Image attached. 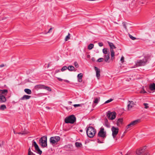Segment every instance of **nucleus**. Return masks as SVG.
<instances>
[{
	"label": "nucleus",
	"instance_id": "14",
	"mask_svg": "<svg viewBox=\"0 0 155 155\" xmlns=\"http://www.w3.org/2000/svg\"><path fill=\"white\" fill-rule=\"evenodd\" d=\"M94 69L96 72V75L98 79H99L100 76V70L96 67H94Z\"/></svg>",
	"mask_w": 155,
	"mask_h": 155
},
{
	"label": "nucleus",
	"instance_id": "21",
	"mask_svg": "<svg viewBox=\"0 0 155 155\" xmlns=\"http://www.w3.org/2000/svg\"><path fill=\"white\" fill-rule=\"evenodd\" d=\"M8 92V90L6 89L4 90H0V94H7Z\"/></svg>",
	"mask_w": 155,
	"mask_h": 155
},
{
	"label": "nucleus",
	"instance_id": "33",
	"mask_svg": "<svg viewBox=\"0 0 155 155\" xmlns=\"http://www.w3.org/2000/svg\"><path fill=\"white\" fill-rule=\"evenodd\" d=\"M83 76V74L82 73H80L78 74V79L82 78Z\"/></svg>",
	"mask_w": 155,
	"mask_h": 155
},
{
	"label": "nucleus",
	"instance_id": "19",
	"mask_svg": "<svg viewBox=\"0 0 155 155\" xmlns=\"http://www.w3.org/2000/svg\"><path fill=\"white\" fill-rule=\"evenodd\" d=\"M149 88L151 91H153L155 90V84L153 83L149 86Z\"/></svg>",
	"mask_w": 155,
	"mask_h": 155
},
{
	"label": "nucleus",
	"instance_id": "32",
	"mask_svg": "<svg viewBox=\"0 0 155 155\" xmlns=\"http://www.w3.org/2000/svg\"><path fill=\"white\" fill-rule=\"evenodd\" d=\"M53 28H50V29H49L48 31L45 33V34H47L48 33H50L52 32V29Z\"/></svg>",
	"mask_w": 155,
	"mask_h": 155
},
{
	"label": "nucleus",
	"instance_id": "18",
	"mask_svg": "<svg viewBox=\"0 0 155 155\" xmlns=\"http://www.w3.org/2000/svg\"><path fill=\"white\" fill-rule=\"evenodd\" d=\"M123 119L122 118H119L117 121V126H120L122 124L123 122Z\"/></svg>",
	"mask_w": 155,
	"mask_h": 155
},
{
	"label": "nucleus",
	"instance_id": "50",
	"mask_svg": "<svg viewBox=\"0 0 155 155\" xmlns=\"http://www.w3.org/2000/svg\"><path fill=\"white\" fill-rule=\"evenodd\" d=\"M78 81L79 82H81L82 81V78L78 79Z\"/></svg>",
	"mask_w": 155,
	"mask_h": 155
},
{
	"label": "nucleus",
	"instance_id": "59",
	"mask_svg": "<svg viewBox=\"0 0 155 155\" xmlns=\"http://www.w3.org/2000/svg\"><path fill=\"white\" fill-rule=\"evenodd\" d=\"M70 104H71L72 102L71 101H69L68 102Z\"/></svg>",
	"mask_w": 155,
	"mask_h": 155
},
{
	"label": "nucleus",
	"instance_id": "5",
	"mask_svg": "<svg viewBox=\"0 0 155 155\" xmlns=\"http://www.w3.org/2000/svg\"><path fill=\"white\" fill-rule=\"evenodd\" d=\"M108 45L110 47V55L111 56V60H113L114 58V52L113 50L114 48H116V47L113 44L109 42H108Z\"/></svg>",
	"mask_w": 155,
	"mask_h": 155
},
{
	"label": "nucleus",
	"instance_id": "36",
	"mask_svg": "<svg viewBox=\"0 0 155 155\" xmlns=\"http://www.w3.org/2000/svg\"><path fill=\"white\" fill-rule=\"evenodd\" d=\"M141 93H146V91L144 90V88L143 87L142 90L140 91Z\"/></svg>",
	"mask_w": 155,
	"mask_h": 155
},
{
	"label": "nucleus",
	"instance_id": "9",
	"mask_svg": "<svg viewBox=\"0 0 155 155\" xmlns=\"http://www.w3.org/2000/svg\"><path fill=\"white\" fill-rule=\"evenodd\" d=\"M112 131V135L114 138H115L118 133L119 129L117 127H112L111 128Z\"/></svg>",
	"mask_w": 155,
	"mask_h": 155
},
{
	"label": "nucleus",
	"instance_id": "52",
	"mask_svg": "<svg viewBox=\"0 0 155 155\" xmlns=\"http://www.w3.org/2000/svg\"><path fill=\"white\" fill-rule=\"evenodd\" d=\"M143 155H150L148 153H144Z\"/></svg>",
	"mask_w": 155,
	"mask_h": 155
},
{
	"label": "nucleus",
	"instance_id": "48",
	"mask_svg": "<svg viewBox=\"0 0 155 155\" xmlns=\"http://www.w3.org/2000/svg\"><path fill=\"white\" fill-rule=\"evenodd\" d=\"M57 78H58V79L59 81H61L63 80V79L60 78H58V77H57Z\"/></svg>",
	"mask_w": 155,
	"mask_h": 155
},
{
	"label": "nucleus",
	"instance_id": "26",
	"mask_svg": "<svg viewBox=\"0 0 155 155\" xmlns=\"http://www.w3.org/2000/svg\"><path fill=\"white\" fill-rule=\"evenodd\" d=\"M6 106L4 104L2 105L0 107V109L1 110H3L6 109Z\"/></svg>",
	"mask_w": 155,
	"mask_h": 155
},
{
	"label": "nucleus",
	"instance_id": "29",
	"mask_svg": "<svg viewBox=\"0 0 155 155\" xmlns=\"http://www.w3.org/2000/svg\"><path fill=\"white\" fill-rule=\"evenodd\" d=\"M100 98H96L95 99V100L94 101V102L95 104H97L98 103V101L100 100Z\"/></svg>",
	"mask_w": 155,
	"mask_h": 155
},
{
	"label": "nucleus",
	"instance_id": "44",
	"mask_svg": "<svg viewBox=\"0 0 155 155\" xmlns=\"http://www.w3.org/2000/svg\"><path fill=\"white\" fill-rule=\"evenodd\" d=\"M33 153L31 151L30 148L28 150V154H31V153Z\"/></svg>",
	"mask_w": 155,
	"mask_h": 155
},
{
	"label": "nucleus",
	"instance_id": "38",
	"mask_svg": "<svg viewBox=\"0 0 155 155\" xmlns=\"http://www.w3.org/2000/svg\"><path fill=\"white\" fill-rule=\"evenodd\" d=\"M113 101V99H110L109 100H107L105 102L104 104H107L108 103H109L111 101Z\"/></svg>",
	"mask_w": 155,
	"mask_h": 155
},
{
	"label": "nucleus",
	"instance_id": "47",
	"mask_svg": "<svg viewBox=\"0 0 155 155\" xmlns=\"http://www.w3.org/2000/svg\"><path fill=\"white\" fill-rule=\"evenodd\" d=\"M97 142L98 143H102L103 142L100 141L98 139H97Z\"/></svg>",
	"mask_w": 155,
	"mask_h": 155
},
{
	"label": "nucleus",
	"instance_id": "46",
	"mask_svg": "<svg viewBox=\"0 0 155 155\" xmlns=\"http://www.w3.org/2000/svg\"><path fill=\"white\" fill-rule=\"evenodd\" d=\"M98 45H99V46L100 47H101L103 45V44L102 43H100V42L99 43H98Z\"/></svg>",
	"mask_w": 155,
	"mask_h": 155
},
{
	"label": "nucleus",
	"instance_id": "45",
	"mask_svg": "<svg viewBox=\"0 0 155 155\" xmlns=\"http://www.w3.org/2000/svg\"><path fill=\"white\" fill-rule=\"evenodd\" d=\"M74 106L75 107H78L80 106V105L79 104H75L74 105Z\"/></svg>",
	"mask_w": 155,
	"mask_h": 155
},
{
	"label": "nucleus",
	"instance_id": "62",
	"mask_svg": "<svg viewBox=\"0 0 155 155\" xmlns=\"http://www.w3.org/2000/svg\"><path fill=\"white\" fill-rule=\"evenodd\" d=\"M120 153H121V154H122V152H120Z\"/></svg>",
	"mask_w": 155,
	"mask_h": 155
},
{
	"label": "nucleus",
	"instance_id": "8",
	"mask_svg": "<svg viewBox=\"0 0 155 155\" xmlns=\"http://www.w3.org/2000/svg\"><path fill=\"white\" fill-rule=\"evenodd\" d=\"M116 113L114 112H110V111H108L107 114V116L108 119L113 120L115 119L116 117Z\"/></svg>",
	"mask_w": 155,
	"mask_h": 155
},
{
	"label": "nucleus",
	"instance_id": "15",
	"mask_svg": "<svg viewBox=\"0 0 155 155\" xmlns=\"http://www.w3.org/2000/svg\"><path fill=\"white\" fill-rule=\"evenodd\" d=\"M31 97V96L29 95H24L22 97L20 98V100H25L29 99Z\"/></svg>",
	"mask_w": 155,
	"mask_h": 155
},
{
	"label": "nucleus",
	"instance_id": "35",
	"mask_svg": "<svg viewBox=\"0 0 155 155\" xmlns=\"http://www.w3.org/2000/svg\"><path fill=\"white\" fill-rule=\"evenodd\" d=\"M129 36L130 38L132 40H135L136 39V38L135 37H134L132 35H129Z\"/></svg>",
	"mask_w": 155,
	"mask_h": 155
},
{
	"label": "nucleus",
	"instance_id": "7",
	"mask_svg": "<svg viewBox=\"0 0 155 155\" xmlns=\"http://www.w3.org/2000/svg\"><path fill=\"white\" fill-rule=\"evenodd\" d=\"M60 138L59 136H54L51 137L50 138V143L52 144L57 143L60 140Z\"/></svg>",
	"mask_w": 155,
	"mask_h": 155
},
{
	"label": "nucleus",
	"instance_id": "51",
	"mask_svg": "<svg viewBox=\"0 0 155 155\" xmlns=\"http://www.w3.org/2000/svg\"><path fill=\"white\" fill-rule=\"evenodd\" d=\"M22 132H27V134L28 133V132L25 129V130H24V131H22Z\"/></svg>",
	"mask_w": 155,
	"mask_h": 155
},
{
	"label": "nucleus",
	"instance_id": "17",
	"mask_svg": "<svg viewBox=\"0 0 155 155\" xmlns=\"http://www.w3.org/2000/svg\"><path fill=\"white\" fill-rule=\"evenodd\" d=\"M104 58L105 61L106 62L109 63L108 60L110 58V54L108 53L107 55H104Z\"/></svg>",
	"mask_w": 155,
	"mask_h": 155
},
{
	"label": "nucleus",
	"instance_id": "55",
	"mask_svg": "<svg viewBox=\"0 0 155 155\" xmlns=\"http://www.w3.org/2000/svg\"><path fill=\"white\" fill-rule=\"evenodd\" d=\"M13 131H14V134H17V133H16L15 131L14 130V129H13Z\"/></svg>",
	"mask_w": 155,
	"mask_h": 155
},
{
	"label": "nucleus",
	"instance_id": "60",
	"mask_svg": "<svg viewBox=\"0 0 155 155\" xmlns=\"http://www.w3.org/2000/svg\"><path fill=\"white\" fill-rule=\"evenodd\" d=\"M80 131H81V132H82V130H80Z\"/></svg>",
	"mask_w": 155,
	"mask_h": 155
},
{
	"label": "nucleus",
	"instance_id": "28",
	"mask_svg": "<svg viewBox=\"0 0 155 155\" xmlns=\"http://www.w3.org/2000/svg\"><path fill=\"white\" fill-rule=\"evenodd\" d=\"M70 34L69 33L65 39V40L66 41H67L68 40L70 39Z\"/></svg>",
	"mask_w": 155,
	"mask_h": 155
},
{
	"label": "nucleus",
	"instance_id": "34",
	"mask_svg": "<svg viewBox=\"0 0 155 155\" xmlns=\"http://www.w3.org/2000/svg\"><path fill=\"white\" fill-rule=\"evenodd\" d=\"M123 25L124 27L125 28L126 30H127V28L126 26V23L125 22H123Z\"/></svg>",
	"mask_w": 155,
	"mask_h": 155
},
{
	"label": "nucleus",
	"instance_id": "63",
	"mask_svg": "<svg viewBox=\"0 0 155 155\" xmlns=\"http://www.w3.org/2000/svg\"><path fill=\"white\" fill-rule=\"evenodd\" d=\"M49 64L48 65V67H49Z\"/></svg>",
	"mask_w": 155,
	"mask_h": 155
},
{
	"label": "nucleus",
	"instance_id": "23",
	"mask_svg": "<svg viewBox=\"0 0 155 155\" xmlns=\"http://www.w3.org/2000/svg\"><path fill=\"white\" fill-rule=\"evenodd\" d=\"M68 69L69 71H72L75 69L74 67L72 65L69 66L68 67Z\"/></svg>",
	"mask_w": 155,
	"mask_h": 155
},
{
	"label": "nucleus",
	"instance_id": "20",
	"mask_svg": "<svg viewBox=\"0 0 155 155\" xmlns=\"http://www.w3.org/2000/svg\"><path fill=\"white\" fill-rule=\"evenodd\" d=\"M103 52L105 55H107L110 54L109 52L108 51V49L107 48H104L103 49Z\"/></svg>",
	"mask_w": 155,
	"mask_h": 155
},
{
	"label": "nucleus",
	"instance_id": "49",
	"mask_svg": "<svg viewBox=\"0 0 155 155\" xmlns=\"http://www.w3.org/2000/svg\"><path fill=\"white\" fill-rule=\"evenodd\" d=\"M5 66V65L4 64H2L1 65H0V68H2L3 67H4Z\"/></svg>",
	"mask_w": 155,
	"mask_h": 155
},
{
	"label": "nucleus",
	"instance_id": "39",
	"mask_svg": "<svg viewBox=\"0 0 155 155\" xmlns=\"http://www.w3.org/2000/svg\"><path fill=\"white\" fill-rule=\"evenodd\" d=\"M43 86H44V85H37V87L38 88H42L43 89Z\"/></svg>",
	"mask_w": 155,
	"mask_h": 155
},
{
	"label": "nucleus",
	"instance_id": "37",
	"mask_svg": "<svg viewBox=\"0 0 155 155\" xmlns=\"http://www.w3.org/2000/svg\"><path fill=\"white\" fill-rule=\"evenodd\" d=\"M143 105L144 106V108L146 109H147L148 107L149 106H148V104L147 103H144Z\"/></svg>",
	"mask_w": 155,
	"mask_h": 155
},
{
	"label": "nucleus",
	"instance_id": "43",
	"mask_svg": "<svg viewBox=\"0 0 155 155\" xmlns=\"http://www.w3.org/2000/svg\"><path fill=\"white\" fill-rule=\"evenodd\" d=\"M60 72V70H56L54 72V74H56L57 73H58Z\"/></svg>",
	"mask_w": 155,
	"mask_h": 155
},
{
	"label": "nucleus",
	"instance_id": "1",
	"mask_svg": "<svg viewBox=\"0 0 155 155\" xmlns=\"http://www.w3.org/2000/svg\"><path fill=\"white\" fill-rule=\"evenodd\" d=\"M86 133L87 136L90 138L93 137L96 133V130L92 127H89L87 129Z\"/></svg>",
	"mask_w": 155,
	"mask_h": 155
},
{
	"label": "nucleus",
	"instance_id": "22",
	"mask_svg": "<svg viewBox=\"0 0 155 155\" xmlns=\"http://www.w3.org/2000/svg\"><path fill=\"white\" fill-rule=\"evenodd\" d=\"M24 91L26 93H27V94H31V91L29 89H27V88L25 89L24 90Z\"/></svg>",
	"mask_w": 155,
	"mask_h": 155
},
{
	"label": "nucleus",
	"instance_id": "56",
	"mask_svg": "<svg viewBox=\"0 0 155 155\" xmlns=\"http://www.w3.org/2000/svg\"><path fill=\"white\" fill-rule=\"evenodd\" d=\"M107 119L106 120V125L108 127V126H107Z\"/></svg>",
	"mask_w": 155,
	"mask_h": 155
},
{
	"label": "nucleus",
	"instance_id": "40",
	"mask_svg": "<svg viewBox=\"0 0 155 155\" xmlns=\"http://www.w3.org/2000/svg\"><path fill=\"white\" fill-rule=\"evenodd\" d=\"M17 134H22V135H25L26 134H27V132H23L22 131L21 132H18L17 133Z\"/></svg>",
	"mask_w": 155,
	"mask_h": 155
},
{
	"label": "nucleus",
	"instance_id": "16",
	"mask_svg": "<svg viewBox=\"0 0 155 155\" xmlns=\"http://www.w3.org/2000/svg\"><path fill=\"white\" fill-rule=\"evenodd\" d=\"M6 98L2 94H0V102L2 103L5 102L6 101Z\"/></svg>",
	"mask_w": 155,
	"mask_h": 155
},
{
	"label": "nucleus",
	"instance_id": "30",
	"mask_svg": "<svg viewBox=\"0 0 155 155\" xmlns=\"http://www.w3.org/2000/svg\"><path fill=\"white\" fill-rule=\"evenodd\" d=\"M104 60V58H99L97 60V62H102Z\"/></svg>",
	"mask_w": 155,
	"mask_h": 155
},
{
	"label": "nucleus",
	"instance_id": "25",
	"mask_svg": "<svg viewBox=\"0 0 155 155\" xmlns=\"http://www.w3.org/2000/svg\"><path fill=\"white\" fill-rule=\"evenodd\" d=\"M75 146L77 147H81L82 146V144L80 143L76 142L75 143Z\"/></svg>",
	"mask_w": 155,
	"mask_h": 155
},
{
	"label": "nucleus",
	"instance_id": "41",
	"mask_svg": "<svg viewBox=\"0 0 155 155\" xmlns=\"http://www.w3.org/2000/svg\"><path fill=\"white\" fill-rule=\"evenodd\" d=\"M74 66L76 68H78L79 67L78 64L77 62H75L74 63Z\"/></svg>",
	"mask_w": 155,
	"mask_h": 155
},
{
	"label": "nucleus",
	"instance_id": "42",
	"mask_svg": "<svg viewBox=\"0 0 155 155\" xmlns=\"http://www.w3.org/2000/svg\"><path fill=\"white\" fill-rule=\"evenodd\" d=\"M124 57L122 56L120 59V61H121L122 63H123L124 61Z\"/></svg>",
	"mask_w": 155,
	"mask_h": 155
},
{
	"label": "nucleus",
	"instance_id": "12",
	"mask_svg": "<svg viewBox=\"0 0 155 155\" xmlns=\"http://www.w3.org/2000/svg\"><path fill=\"white\" fill-rule=\"evenodd\" d=\"M33 145L34 146L35 150L37 151V153L39 154H41L42 153V152L40 150L38 145L35 141L33 142Z\"/></svg>",
	"mask_w": 155,
	"mask_h": 155
},
{
	"label": "nucleus",
	"instance_id": "6",
	"mask_svg": "<svg viewBox=\"0 0 155 155\" xmlns=\"http://www.w3.org/2000/svg\"><path fill=\"white\" fill-rule=\"evenodd\" d=\"M98 136L104 139L106 137V131H104V128L101 127L100 128V130L99 131L98 134Z\"/></svg>",
	"mask_w": 155,
	"mask_h": 155
},
{
	"label": "nucleus",
	"instance_id": "2",
	"mask_svg": "<svg viewBox=\"0 0 155 155\" xmlns=\"http://www.w3.org/2000/svg\"><path fill=\"white\" fill-rule=\"evenodd\" d=\"M39 144L43 148L47 147V136H43L39 140Z\"/></svg>",
	"mask_w": 155,
	"mask_h": 155
},
{
	"label": "nucleus",
	"instance_id": "11",
	"mask_svg": "<svg viewBox=\"0 0 155 155\" xmlns=\"http://www.w3.org/2000/svg\"><path fill=\"white\" fill-rule=\"evenodd\" d=\"M146 148V147H144L143 148L137 149L136 151V154L137 155H141L144 152Z\"/></svg>",
	"mask_w": 155,
	"mask_h": 155
},
{
	"label": "nucleus",
	"instance_id": "3",
	"mask_svg": "<svg viewBox=\"0 0 155 155\" xmlns=\"http://www.w3.org/2000/svg\"><path fill=\"white\" fill-rule=\"evenodd\" d=\"M147 59L146 58L142 60H138L136 62L135 65L134 66V68L145 65L147 61ZM132 68H133V67H132Z\"/></svg>",
	"mask_w": 155,
	"mask_h": 155
},
{
	"label": "nucleus",
	"instance_id": "10",
	"mask_svg": "<svg viewBox=\"0 0 155 155\" xmlns=\"http://www.w3.org/2000/svg\"><path fill=\"white\" fill-rule=\"evenodd\" d=\"M140 121L139 120H134L131 122L130 123L128 124L126 127V128L127 129L133 127V126L135 125L137 123H138Z\"/></svg>",
	"mask_w": 155,
	"mask_h": 155
},
{
	"label": "nucleus",
	"instance_id": "31",
	"mask_svg": "<svg viewBox=\"0 0 155 155\" xmlns=\"http://www.w3.org/2000/svg\"><path fill=\"white\" fill-rule=\"evenodd\" d=\"M67 69H68V67L66 66H64L61 68V71H64Z\"/></svg>",
	"mask_w": 155,
	"mask_h": 155
},
{
	"label": "nucleus",
	"instance_id": "58",
	"mask_svg": "<svg viewBox=\"0 0 155 155\" xmlns=\"http://www.w3.org/2000/svg\"><path fill=\"white\" fill-rule=\"evenodd\" d=\"M87 57L88 58H89L90 57V55H87Z\"/></svg>",
	"mask_w": 155,
	"mask_h": 155
},
{
	"label": "nucleus",
	"instance_id": "61",
	"mask_svg": "<svg viewBox=\"0 0 155 155\" xmlns=\"http://www.w3.org/2000/svg\"><path fill=\"white\" fill-rule=\"evenodd\" d=\"M125 155H128V153L126 154H125Z\"/></svg>",
	"mask_w": 155,
	"mask_h": 155
},
{
	"label": "nucleus",
	"instance_id": "27",
	"mask_svg": "<svg viewBox=\"0 0 155 155\" xmlns=\"http://www.w3.org/2000/svg\"><path fill=\"white\" fill-rule=\"evenodd\" d=\"M94 47V45L93 44H90L88 46V49L90 50L92 49Z\"/></svg>",
	"mask_w": 155,
	"mask_h": 155
},
{
	"label": "nucleus",
	"instance_id": "54",
	"mask_svg": "<svg viewBox=\"0 0 155 155\" xmlns=\"http://www.w3.org/2000/svg\"><path fill=\"white\" fill-rule=\"evenodd\" d=\"M91 60L93 61H95V59L94 58H92Z\"/></svg>",
	"mask_w": 155,
	"mask_h": 155
},
{
	"label": "nucleus",
	"instance_id": "24",
	"mask_svg": "<svg viewBox=\"0 0 155 155\" xmlns=\"http://www.w3.org/2000/svg\"><path fill=\"white\" fill-rule=\"evenodd\" d=\"M43 89H45L49 91H51V88L45 85L44 86H43Z\"/></svg>",
	"mask_w": 155,
	"mask_h": 155
},
{
	"label": "nucleus",
	"instance_id": "4",
	"mask_svg": "<svg viewBox=\"0 0 155 155\" xmlns=\"http://www.w3.org/2000/svg\"><path fill=\"white\" fill-rule=\"evenodd\" d=\"M76 120V118L74 115H71L66 117L65 119V122L66 123H70L73 124Z\"/></svg>",
	"mask_w": 155,
	"mask_h": 155
},
{
	"label": "nucleus",
	"instance_id": "53",
	"mask_svg": "<svg viewBox=\"0 0 155 155\" xmlns=\"http://www.w3.org/2000/svg\"><path fill=\"white\" fill-rule=\"evenodd\" d=\"M64 81L66 82H67V83L69 82V81L67 80H64Z\"/></svg>",
	"mask_w": 155,
	"mask_h": 155
},
{
	"label": "nucleus",
	"instance_id": "57",
	"mask_svg": "<svg viewBox=\"0 0 155 155\" xmlns=\"http://www.w3.org/2000/svg\"><path fill=\"white\" fill-rule=\"evenodd\" d=\"M28 155H35L33 153L28 154Z\"/></svg>",
	"mask_w": 155,
	"mask_h": 155
},
{
	"label": "nucleus",
	"instance_id": "13",
	"mask_svg": "<svg viewBox=\"0 0 155 155\" xmlns=\"http://www.w3.org/2000/svg\"><path fill=\"white\" fill-rule=\"evenodd\" d=\"M127 110H130L131 109L134 105V103L133 101H129L127 103Z\"/></svg>",
	"mask_w": 155,
	"mask_h": 155
}]
</instances>
